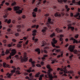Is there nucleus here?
Listing matches in <instances>:
<instances>
[{"instance_id": "obj_62", "label": "nucleus", "mask_w": 80, "mask_h": 80, "mask_svg": "<svg viewBox=\"0 0 80 80\" xmlns=\"http://www.w3.org/2000/svg\"><path fill=\"white\" fill-rule=\"evenodd\" d=\"M8 32H10L11 31V29L8 28L7 29Z\"/></svg>"}, {"instance_id": "obj_56", "label": "nucleus", "mask_w": 80, "mask_h": 80, "mask_svg": "<svg viewBox=\"0 0 80 80\" xmlns=\"http://www.w3.org/2000/svg\"><path fill=\"white\" fill-rule=\"evenodd\" d=\"M6 28L5 27H4L2 28V30H6Z\"/></svg>"}, {"instance_id": "obj_7", "label": "nucleus", "mask_w": 80, "mask_h": 80, "mask_svg": "<svg viewBox=\"0 0 80 80\" xmlns=\"http://www.w3.org/2000/svg\"><path fill=\"white\" fill-rule=\"evenodd\" d=\"M75 46L70 45L68 48L69 50L71 52H73L75 54H78V51L76 50H74Z\"/></svg>"}, {"instance_id": "obj_9", "label": "nucleus", "mask_w": 80, "mask_h": 80, "mask_svg": "<svg viewBox=\"0 0 80 80\" xmlns=\"http://www.w3.org/2000/svg\"><path fill=\"white\" fill-rule=\"evenodd\" d=\"M37 33V30H34L32 31V36H33V37L32 38V40L33 41H34L35 43H36V42H38V39L37 38H35V37L34 36H35L37 34L36 33Z\"/></svg>"}, {"instance_id": "obj_18", "label": "nucleus", "mask_w": 80, "mask_h": 80, "mask_svg": "<svg viewBox=\"0 0 80 80\" xmlns=\"http://www.w3.org/2000/svg\"><path fill=\"white\" fill-rule=\"evenodd\" d=\"M3 66L4 67H8V68L10 67V65L7 64L5 63H3Z\"/></svg>"}, {"instance_id": "obj_52", "label": "nucleus", "mask_w": 80, "mask_h": 80, "mask_svg": "<svg viewBox=\"0 0 80 80\" xmlns=\"http://www.w3.org/2000/svg\"><path fill=\"white\" fill-rule=\"evenodd\" d=\"M2 42H3V43H7V41L6 39H4L3 40H2Z\"/></svg>"}, {"instance_id": "obj_57", "label": "nucleus", "mask_w": 80, "mask_h": 80, "mask_svg": "<svg viewBox=\"0 0 80 80\" xmlns=\"http://www.w3.org/2000/svg\"><path fill=\"white\" fill-rule=\"evenodd\" d=\"M36 21H37V20L34 19V20H32V22H33V23H35V22H36Z\"/></svg>"}, {"instance_id": "obj_4", "label": "nucleus", "mask_w": 80, "mask_h": 80, "mask_svg": "<svg viewBox=\"0 0 80 80\" xmlns=\"http://www.w3.org/2000/svg\"><path fill=\"white\" fill-rule=\"evenodd\" d=\"M16 58H20L22 62L28 61V58L27 56V53H24V55L23 57L24 58H23L22 56H21L20 57L18 55H16Z\"/></svg>"}, {"instance_id": "obj_25", "label": "nucleus", "mask_w": 80, "mask_h": 80, "mask_svg": "<svg viewBox=\"0 0 80 80\" xmlns=\"http://www.w3.org/2000/svg\"><path fill=\"white\" fill-rule=\"evenodd\" d=\"M40 72L36 73L35 75V77L37 78L39 77V75H40Z\"/></svg>"}, {"instance_id": "obj_49", "label": "nucleus", "mask_w": 80, "mask_h": 80, "mask_svg": "<svg viewBox=\"0 0 80 80\" xmlns=\"http://www.w3.org/2000/svg\"><path fill=\"white\" fill-rule=\"evenodd\" d=\"M44 15L45 17H48L49 16V14H45Z\"/></svg>"}, {"instance_id": "obj_3", "label": "nucleus", "mask_w": 80, "mask_h": 80, "mask_svg": "<svg viewBox=\"0 0 80 80\" xmlns=\"http://www.w3.org/2000/svg\"><path fill=\"white\" fill-rule=\"evenodd\" d=\"M71 21L69 20L67 21V23H68L67 25L68 29H71L72 31H73L74 30H75V28L74 27L72 26V25L73 26H75L76 23L75 22H72L71 23Z\"/></svg>"}, {"instance_id": "obj_58", "label": "nucleus", "mask_w": 80, "mask_h": 80, "mask_svg": "<svg viewBox=\"0 0 80 80\" xmlns=\"http://www.w3.org/2000/svg\"><path fill=\"white\" fill-rule=\"evenodd\" d=\"M28 73H27L26 72H24V75H25V76L27 75H28Z\"/></svg>"}, {"instance_id": "obj_21", "label": "nucleus", "mask_w": 80, "mask_h": 80, "mask_svg": "<svg viewBox=\"0 0 80 80\" xmlns=\"http://www.w3.org/2000/svg\"><path fill=\"white\" fill-rule=\"evenodd\" d=\"M33 12H34V13H37L38 12V8L37 7L35 8L34 9H33Z\"/></svg>"}, {"instance_id": "obj_41", "label": "nucleus", "mask_w": 80, "mask_h": 80, "mask_svg": "<svg viewBox=\"0 0 80 80\" xmlns=\"http://www.w3.org/2000/svg\"><path fill=\"white\" fill-rule=\"evenodd\" d=\"M22 18H23V19H25V18H26V17L25 15H22L21 17Z\"/></svg>"}, {"instance_id": "obj_12", "label": "nucleus", "mask_w": 80, "mask_h": 80, "mask_svg": "<svg viewBox=\"0 0 80 80\" xmlns=\"http://www.w3.org/2000/svg\"><path fill=\"white\" fill-rule=\"evenodd\" d=\"M48 30V28L47 27H44L43 29L42 30V32L43 35H45L46 34V32L47 30Z\"/></svg>"}, {"instance_id": "obj_16", "label": "nucleus", "mask_w": 80, "mask_h": 80, "mask_svg": "<svg viewBox=\"0 0 80 80\" xmlns=\"http://www.w3.org/2000/svg\"><path fill=\"white\" fill-rule=\"evenodd\" d=\"M58 2L60 3H63V2L64 3H66L67 0H58Z\"/></svg>"}, {"instance_id": "obj_22", "label": "nucleus", "mask_w": 80, "mask_h": 80, "mask_svg": "<svg viewBox=\"0 0 80 80\" xmlns=\"http://www.w3.org/2000/svg\"><path fill=\"white\" fill-rule=\"evenodd\" d=\"M42 47H44V46H45V45H46V42L44 41H42Z\"/></svg>"}, {"instance_id": "obj_36", "label": "nucleus", "mask_w": 80, "mask_h": 80, "mask_svg": "<svg viewBox=\"0 0 80 80\" xmlns=\"http://www.w3.org/2000/svg\"><path fill=\"white\" fill-rule=\"evenodd\" d=\"M50 47L48 46H47L44 48L45 50H48V49H50Z\"/></svg>"}, {"instance_id": "obj_8", "label": "nucleus", "mask_w": 80, "mask_h": 80, "mask_svg": "<svg viewBox=\"0 0 80 80\" xmlns=\"http://www.w3.org/2000/svg\"><path fill=\"white\" fill-rule=\"evenodd\" d=\"M57 42H58V41L56 40L55 38H53L52 39V41L51 42V44L52 47H54L56 48H60V46H57L55 45V44L56 43H57Z\"/></svg>"}, {"instance_id": "obj_42", "label": "nucleus", "mask_w": 80, "mask_h": 80, "mask_svg": "<svg viewBox=\"0 0 80 80\" xmlns=\"http://www.w3.org/2000/svg\"><path fill=\"white\" fill-rule=\"evenodd\" d=\"M5 4L6 5V6H8V5H10V3L8 2H6L5 3Z\"/></svg>"}, {"instance_id": "obj_31", "label": "nucleus", "mask_w": 80, "mask_h": 80, "mask_svg": "<svg viewBox=\"0 0 80 80\" xmlns=\"http://www.w3.org/2000/svg\"><path fill=\"white\" fill-rule=\"evenodd\" d=\"M40 2H39L38 3L36 4V6L37 7L38 6V5H40V4H41V1H42V0H39Z\"/></svg>"}, {"instance_id": "obj_64", "label": "nucleus", "mask_w": 80, "mask_h": 80, "mask_svg": "<svg viewBox=\"0 0 80 80\" xmlns=\"http://www.w3.org/2000/svg\"><path fill=\"white\" fill-rule=\"evenodd\" d=\"M32 58H30V59H29V62H32Z\"/></svg>"}, {"instance_id": "obj_14", "label": "nucleus", "mask_w": 80, "mask_h": 80, "mask_svg": "<svg viewBox=\"0 0 80 80\" xmlns=\"http://www.w3.org/2000/svg\"><path fill=\"white\" fill-rule=\"evenodd\" d=\"M13 73L12 72H11V73H8L7 74V75L8 78H11V76L13 75Z\"/></svg>"}, {"instance_id": "obj_38", "label": "nucleus", "mask_w": 80, "mask_h": 80, "mask_svg": "<svg viewBox=\"0 0 80 80\" xmlns=\"http://www.w3.org/2000/svg\"><path fill=\"white\" fill-rule=\"evenodd\" d=\"M17 5V3L15 2H14L11 4L12 6H14V5Z\"/></svg>"}, {"instance_id": "obj_6", "label": "nucleus", "mask_w": 80, "mask_h": 80, "mask_svg": "<svg viewBox=\"0 0 80 80\" xmlns=\"http://www.w3.org/2000/svg\"><path fill=\"white\" fill-rule=\"evenodd\" d=\"M20 7L19 6L14 7V11L16 12V13H18V14H21L23 12V9L22 8V10H20Z\"/></svg>"}, {"instance_id": "obj_11", "label": "nucleus", "mask_w": 80, "mask_h": 80, "mask_svg": "<svg viewBox=\"0 0 80 80\" xmlns=\"http://www.w3.org/2000/svg\"><path fill=\"white\" fill-rule=\"evenodd\" d=\"M47 68L48 69V72L49 73H50V72H52L53 71V69L51 68V67L50 65H47Z\"/></svg>"}, {"instance_id": "obj_61", "label": "nucleus", "mask_w": 80, "mask_h": 80, "mask_svg": "<svg viewBox=\"0 0 80 80\" xmlns=\"http://www.w3.org/2000/svg\"><path fill=\"white\" fill-rule=\"evenodd\" d=\"M68 45H69V44L68 43H67V44L65 46V47H68Z\"/></svg>"}, {"instance_id": "obj_46", "label": "nucleus", "mask_w": 80, "mask_h": 80, "mask_svg": "<svg viewBox=\"0 0 80 80\" xmlns=\"http://www.w3.org/2000/svg\"><path fill=\"white\" fill-rule=\"evenodd\" d=\"M27 72L28 73H30L31 72H32V70H30V69H29V70H27Z\"/></svg>"}, {"instance_id": "obj_63", "label": "nucleus", "mask_w": 80, "mask_h": 80, "mask_svg": "<svg viewBox=\"0 0 80 80\" xmlns=\"http://www.w3.org/2000/svg\"><path fill=\"white\" fill-rule=\"evenodd\" d=\"M77 3L78 5H80V1L77 2Z\"/></svg>"}, {"instance_id": "obj_10", "label": "nucleus", "mask_w": 80, "mask_h": 80, "mask_svg": "<svg viewBox=\"0 0 80 80\" xmlns=\"http://www.w3.org/2000/svg\"><path fill=\"white\" fill-rule=\"evenodd\" d=\"M65 15V13L62 12L61 14L59 12H57L56 13H55L54 15L55 17H61V15L63 16Z\"/></svg>"}, {"instance_id": "obj_29", "label": "nucleus", "mask_w": 80, "mask_h": 80, "mask_svg": "<svg viewBox=\"0 0 80 80\" xmlns=\"http://www.w3.org/2000/svg\"><path fill=\"white\" fill-rule=\"evenodd\" d=\"M65 7L67 10V11L68 12V11H69L70 10V8H68V6L67 5H66L65 6Z\"/></svg>"}, {"instance_id": "obj_54", "label": "nucleus", "mask_w": 80, "mask_h": 80, "mask_svg": "<svg viewBox=\"0 0 80 80\" xmlns=\"http://www.w3.org/2000/svg\"><path fill=\"white\" fill-rule=\"evenodd\" d=\"M8 10H9V11H11V10H12V9L11 8H8Z\"/></svg>"}, {"instance_id": "obj_27", "label": "nucleus", "mask_w": 80, "mask_h": 80, "mask_svg": "<svg viewBox=\"0 0 80 80\" xmlns=\"http://www.w3.org/2000/svg\"><path fill=\"white\" fill-rule=\"evenodd\" d=\"M32 17H34L35 18V17H36V13L35 12H32Z\"/></svg>"}, {"instance_id": "obj_50", "label": "nucleus", "mask_w": 80, "mask_h": 80, "mask_svg": "<svg viewBox=\"0 0 80 80\" xmlns=\"http://www.w3.org/2000/svg\"><path fill=\"white\" fill-rule=\"evenodd\" d=\"M31 28H28L27 30V32H29L30 31H31Z\"/></svg>"}, {"instance_id": "obj_47", "label": "nucleus", "mask_w": 80, "mask_h": 80, "mask_svg": "<svg viewBox=\"0 0 80 80\" xmlns=\"http://www.w3.org/2000/svg\"><path fill=\"white\" fill-rule=\"evenodd\" d=\"M64 37V36L63 34H61L60 35L59 38H63V37Z\"/></svg>"}, {"instance_id": "obj_55", "label": "nucleus", "mask_w": 80, "mask_h": 80, "mask_svg": "<svg viewBox=\"0 0 80 80\" xmlns=\"http://www.w3.org/2000/svg\"><path fill=\"white\" fill-rule=\"evenodd\" d=\"M12 23H16V21L15 20H12Z\"/></svg>"}, {"instance_id": "obj_51", "label": "nucleus", "mask_w": 80, "mask_h": 80, "mask_svg": "<svg viewBox=\"0 0 80 80\" xmlns=\"http://www.w3.org/2000/svg\"><path fill=\"white\" fill-rule=\"evenodd\" d=\"M12 27H13V25H12V24L8 26L9 28H12Z\"/></svg>"}, {"instance_id": "obj_34", "label": "nucleus", "mask_w": 80, "mask_h": 80, "mask_svg": "<svg viewBox=\"0 0 80 80\" xmlns=\"http://www.w3.org/2000/svg\"><path fill=\"white\" fill-rule=\"evenodd\" d=\"M7 46L8 47L10 48V47H11L12 46V44H8L7 45Z\"/></svg>"}, {"instance_id": "obj_60", "label": "nucleus", "mask_w": 80, "mask_h": 80, "mask_svg": "<svg viewBox=\"0 0 80 80\" xmlns=\"http://www.w3.org/2000/svg\"><path fill=\"white\" fill-rule=\"evenodd\" d=\"M58 31H59L58 33H61V32H63V31L62 30H59Z\"/></svg>"}, {"instance_id": "obj_30", "label": "nucleus", "mask_w": 80, "mask_h": 80, "mask_svg": "<svg viewBox=\"0 0 80 80\" xmlns=\"http://www.w3.org/2000/svg\"><path fill=\"white\" fill-rule=\"evenodd\" d=\"M13 70L11 71V72H12L13 73H15V70H16V68H15V67L13 68Z\"/></svg>"}, {"instance_id": "obj_59", "label": "nucleus", "mask_w": 80, "mask_h": 80, "mask_svg": "<svg viewBox=\"0 0 80 80\" xmlns=\"http://www.w3.org/2000/svg\"><path fill=\"white\" fill-rule=\"evenodd\" d=\"M56 52H60V49H57L56 50Z\"/></svg>"}, {"instance_id": "obj_24", "label": "nucleus", "mask_w": 80, "mask_h": 80, "mask_svg": "<svg viewBox=\"0 0 80 80\" xmlns=\"http://www.w3.org/2000/svg\"><path fill=\"white\" fill-rule=\"evenodd\" d=\"M52 62L51 63L52 64H53V63H55V61H56V59L55 58H54L53 59H52Z\"/></svg>"}, {"instance_id": "obj_15", "label": "nucleus", "mask_w": 80, "mask_h": 80, "mask_svg": "<svg viewBox=\"0 0 80 80\" xmlns=\"http://www.w3.org/2000/svg\"><path fill=\"white\" fill-rule=\"evenodd\" d=\"M48 57V54H45L43 56V57L42 58V59L43 61L46 60V58L47 57Z\"/></svg>"}, {"instance_id": "obj_53", "label": "nucleus", "mask_w": 80, "mask_h": 80, "mask_svg": "<svg viewBox=\"0 0 80 80\" xmlns=\"http://www.w3.org/2000/svg\"><path fill=\"white\" fill-rule=\"evenodd\" d=\"M59 38V40L61 42L62 41H63V39L62 38Z\"/></svg>"}, {"instance_id": "obj_37", "label": "nucleus", "mask_w": 80, "mask_h": 80, "mask_svg": "<svg viewBox=\"0 0 80 80\" xmlns=\"http://www.w3.org/2000/svg\"><path fill=\"white\" fill-rule=\"evenodd\" d=\"M11 23V19H9L8 20V22L7 23L8 24H10Z\"/></svg>"}, {"instance_id": "obj_23", "label": "nucleus", "mask_w": 80, "mask_h": 80, "mask_svg": "<svg viewBox=\"0 0 80 80\" xmlns=\"http://www.w3.org/2000/svg\"><path fill=\"white\" fill-rule=\"evenodd\" d=\"M41 53H48V51H47L44 50H41Z\"/></svg>"}, {"instance_id": "obj_32", "label": "nucleus", "mask_w": 80, "mask_h": 80, "mask_svg": "<svg viewBox=\"0 0 80 80\" xmlns=\"http://www.w3.org/2000/svg\"><path fill=\"white\" fill-rule=\"evenodd\" d=\"M32 64V65L33 67L35 66V61H32L31 62Z\"/></svg>"}, {"instance_id": "obj_39", "label": "nucleus", "mask_w": 80, "mask_h": 80, "mask_svg": "<svg viewBox=\"0 0 80 80\" xmlns=\"http://www.w3.org/2000/svg\"><path fill=\"white\" fill-rule=\"evenodd\" d=\"M14 35L15 36H16V37H18V36H19V33H15L14 34Z\"/></svg>"}, {"instance_id": "obj_43", "label": "nucleus", "mask_w": 80, "mask_h": 80, "mask_svg": "<svg viewBox=\"0 0 80 80\" xmlns=\"http://www.w3.org/2000/svg\"><path fill=\"white\" fill-rule=\"evenodd\" d=\"M73 57V55H72L69 57V58L70 60H72V58Z\"/></svg>"}, {"instance_id": "obj_45", "label": "nucleus", "mask_w": 80, "mask_h": 80, "mask_svg": "<svg viewBox=\"0 0 80 80\" xmlns=\"http://www.w3.org/2000/svg\"><path fill=\"white\" fill-rule=\"evenodd\" d=\"M29 41L27 40L25 42V44L27 45H28V42Z\"/></svg>"}, {"instance_id": "obj_17", "label": "nucleus", "mask_w": 80, "mask_h": 80, "mask_svg": "<svg viewBox=\"0 0 80 80\" xmlns=\"http://www.w3.org/2000/svg\"><path fill=\"white\" fill-rule=\"evenodd\" d=\"M39 27V26L38 25H33L31 26L32 28H36V29H38V27Z\"/></svg>"}, {"instance_id": "obj_13", "label": "nucleus", "mask_w": 80, "mask_h": 80, "mask_svg": "<svg viewBox=\"0 0 80 80\" xmlns=\"http://www.w3.org/2000/svg\"><path fill=\"white\" fill-rule=\"evenodd\" d=\"M70 40H72L73 41V43L74 44H75V43H80V42H78V41L73 38H71Z\"/></svg>"}, {"instance_id": "obj_19", "label": "nucleus", "mask_w": 80, "mask_h": 80, "mask_svg": "<svg viewBox=\"0 0 80 80\" xmlns=\"http://www.w3.org/2000/svg\"><path fill=\"white\" fill-rule=\"evenodd\" d=\"M35 52H38V54H40L41 51L40 49L39 48H38L35 50Z\"/></svg>"}, {"instance_id": "obj_48", "label": "nucleus", "mask_w": 80, "mask_h": 80, "mask_svg": "<svg viewBox=\"0 0 80 80\" xmlns=\"http://www.w3.org/2000/svg\"><path fill=\"white\" fill-rule=\"evenodd\" d=\"M35 0H32V5H33V4H34V3H35Z\"/></svg>"}, {"instance_id": "obj_28", "label": "nucleus", "mask_w": 80, "mask_h": 80, "mask_svg": "<svg viewBox=\"0 0 80 80\" xmlns=\"http://www.w3.org/2000/svg\"><path fill=\"white\" fill-rule=\"evenodd\" d=\"M12 41L13 42V43H17V40L14 38L12 39Z\"/></svg>"}, {"instance_id": "obj_2", "label": "nucleus", "mask_w": 80, "mask_h": 80, "mask_svg": "<svg viewBox=\"0 0 80 80\" xmlns=\"http://www.w3.org/2000/svg\"><path fill=\"white\" fill-rule=\"evenodd\" d=\"M64 70L63 69H60L59 68H58L57 70L58 71V70H61V71L59 72V74L60 75H62L63 73H70L71 74H72L73 73V72L72 71H67L66 70V68H63Z\"/></svg>"}, {"instance_id": "obj_33", "label": "nucleus", "mask_w": 80, "mask_h": 80, "mask_svg": "<svg viewBox=\"0 0 80 80\" xmlns=\"http://www.w3.org/2000/svg\"><path fill=\"white\" fill-rule=\"evenodd\" d=\"M16 74H18L19 75H20V74H21V73L20 72V71L18 70H17L16 71Z\"/></svg>"}, {"instance_id": "obj_35", "label": "nucleus", "mask_w": 80, "mask_h": 80, "mask_svg": "<svg viewBox=\"0 0 80 80\" xmlns=\"http://www.w3.org/2000/svg\"><path fill=\"white\" fill-rule=\"evenodd\" d=\"M29 76L30 78H33V76L32 75V73H30L29 74Z\"/></svg>"}, {"instance_id": "obj_40", "label": "nucleus", "mask_w": 80, "mask_h": 80, "mask_svg": "<svg viewBox=\"0 0 80 80\" xmlns=\"http://www.w3.org/2000/svg\"><path fill=\"white\" fill-rule=\"evenodd\" d=\"M78 34H77L76 35H75L74 38H78Z\"/></svg>"}, {"instance_id": "obj_44", "label": "nucleus", "mask_w": 80, "mask_h": 80, "mask_svg": "<svg viewBox=\"0 0 80 80\" xmlns=\"http://www.w3.org/2000/svg\"><path fill=\"white\" fill-rule=\"evenodd\" d=\"M36 66L37 67H41V65L39 64H37Z\"/></svg>"}, {"instance_id": "obj_20", "label": "nucleus", "mask_w": 80, "mask_h": 80, "mask_svg": "<svg viewBox=\"0 0 80 80\" xmlns=\"http://www.w3.org/2000/svg\"><path fill=\"white\" fill-rule=\"evenodd\" d=\"M55 36V34L53 32L52 34H51L50 36V38H53Z\"/></svg>"}, {"instance_id": "obj_26", "label": "nucleus", "mask_w": 80, "mask_h": 80, "mask_svg": "<svg viewBox=\"0 0 80 80\" xmlns=\"http://www.w3.org/2000/svg\"><path fill=\"white\" fill-rule=\"evenodd\" d=\"M77 16L78 17V18H77V19L78 20H80V13H78L77 14Z\"/></svg>"}, {"instance_id": "obj_5", "label": "nucleus", "mask_w": 80, "mask_h": 80, "mask_svg": "<svg viewBox=\"0 0 80 80\" xmlns=\"http://www.w3.org/2000/svg\"><path fill=\"white\" fill-rule=\"evenodd\" d=\"M47 21L48 22L46 23V26L49 28H50L51 27L50 24L52 25H54V22L52 21V19L49 17L48 18Z\"/></svg>"}, {"instance_id": "obj_1", "label": "nucleus", "mask_w": 80, "mask_h": 80, "mask_svg": "<svg viewBox=\"0 0 80 80\" xmlns=\"http://www.w3.org/2000/svg\"><path fill=\"white\" fill-rule=\"evenodd\" d=\"M16 52V50L14 49H13L12 50L11 48L8 49H6L5 52H2V56H4L5 55H8L9 53H10V55L9 56V57H8L7 58V60H9V59H11L12 58V56L15 55Z\"/></svg>"}]
</instances>
